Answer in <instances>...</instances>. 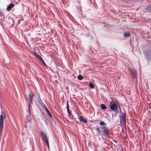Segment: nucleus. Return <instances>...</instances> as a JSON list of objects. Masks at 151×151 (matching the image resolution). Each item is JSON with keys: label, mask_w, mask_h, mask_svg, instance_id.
Masks as SVG:
<instances>
[{"label": "nucleus", "mask_w": 151, "mask_h": 151, "mask_svg": "<svg viewBox=\"0 0 151 151\" xmlns=\"http://www.w3.org/2000/svg\"><path fill=\"white\" fill-rule=\"evenodd\" d=\"M102 129L104 132V135L108 136L109 134V131L108 129V128L106 126H101L99 128L97 127L96 129L95 130L99 134H100L101 132L102 131L100 130V129Z\"/></svg>", "instance_id": "1"}, {"label": "nucleus", "mask_w": 151, "mask_h": 151, "mask_svg": "<svg viewBox=\"0 0 151 151\" xmlns=\"http://www.w3.org/2000/svg\"><path fill=\"white\" fill-rule=\"evenodd\" d=\"M40 135L42 141L45 142V143L47 145L48 147L49 148L48 138L46 134L43 132H41L40 133Z\"/></svg>", "instance_id": "2"}, {"label": "nucleus", "mask_w": 151, "mask_h": 151, "mask_svg": "<svg viewBox=\"0 0 151 151\" xmlns=\"http://www.w3.org/2000/svg\"><path fill=\"white\" fill-rule=\"evenodd\" d=\"M120 123L122 126H124L126 125V114H122L120 116Z\"/></svg>", "instance_id": "3"}, {"label": "nucleus", "mask_w": 151, "mask_h": 151, "mask_svg": "<svg viewBox=\"0 0 151 151\" xmlns=\"http://www.w3.org/2000/svg\"><path fill=\"white\" fill-rule=\"evenodd\" d=\"M28 114H27L26 117V120L24 122V123L25 124H27L28 125L30 126L31 124V120L32 119L31 116V112L30 111V114H29V111Z\"/></svg>", "instance_id": "4"}, {"label": "nucleus", "mask_w": 151, "mask_h": 151, "mask_svg": "<svg viewBox=\"0 0 151 151\" xmlns=\"http://www.w3.org/2000/svg\"><path fill=\"white\" fill-rule=\"evenodd\" d=\"M110 109L112 111H116L118 109V108L119 107L120 109V107L119 106V105H118V104L114 103L112 104H110Z\"/></svg>", "instance_id": "5"}, {"label": "nucleus", "mask_w": 151, "mask_h": 151, "mask_svg": "<svg viewBox=\"0 0 151 151\" xmlns=\"http://www.w3.org/2000/svg\"><path fill=\"white\" fill-rule=\"evenodd\" d=\"M5 114L3 111L2 112L0 116V125H3V119L5 118Z\"/></svg>", "instance_id": "6"}, {"label": "nucleus", "mask_w": 151, "mask_h": 151, "mask_svg": "<svg viewBox=\"0 0 151 151\" xmlns=\"http://www.w3.org/2000/svg\"><path fill=\"white\" fill-rule=\"evenodd\" d=\"M129 71L134 78H136L137 75V72L134 69H130Z\"/></svg>", "instance_id": "7"}, {"label": "nucleus", "mask_w": 151, "mask_h": 151, "mask_svg": "<svg viewBox=\"0 0 151 151\" xmlns=\"http://www.w3.org/2000/svg\"><path fill=\"white\" fill-rule=\"evenodd\" d=\"M78 119L80 120V121L82 122L83 123L87 122V121L82 116H80L78 117Z\"/></svg>", "instance_id": "8"}, {"label": "nucleus", "mask_w": 151, "mask_h": 151, "mask_svg": "<svg viewBox=\"0 0 151 151\" xmlns=\"http://www.w3.org/2000/svg\"><path fill=\"white\" fill-rule=\"evenodd\" d=\"M14 6V4L13 3H11L7 7V10L8 11H9L12 9L13 7Z\"/></svg>", "instance_id": "9"}, {"label": "nucleus", "mask_w": 151, "mask_h": 151, "mask_svg": "<svg viewBox=\"0 0 151 151\" xmlns=\"http://www.w3.org/2000/svg\"><path fill=\"white\" fill-rule=\"evenodd\" d=\"M32 54L34 55L36 57L38 58L39 60H40L41 58V57L38 54H37V52L35 51H33L32 52Z\"/></svg>", "instance_id": "10"}, {"label": "nucleus", "mask_w": 151, "mask_h": 151, "mask_svg": "<svg viewBox=\"0 0 151 151\" xmlns=\"http://www.w3.org/2000/svg\"><path fill=\"white\" fill-rule=\"evenodd\" d=\"M66 108L67 109V112L68 114L70 115H71V113L70 111L69 108V106L68 103V101H67V104H66Z\"/></svg>", "instance_id": "11"}, {"label": "nucleus", "mask_w": 151, "mask_h": 151, "mask_svg": "<svg viewBox=\"0 0 151 151\" xmlns=\"http://www.w3.org/2000/svg\"><path fill=\"white\" fill-rule=\"evenodd\" d=\"M33 102V99L29 100V105L28 110L29 111V114H30V106L31 105L32 103Z\"/></svg>", "instance_id": "12"}, {"label": "nucleus", "mask_w": 151, "mask_h": 151, "mask_svg": "<svg viewBox=\"0 0 151 151\" xmlns=\"http://www.w3.org/2000/svg\"><path fill=\"white\" fill-rule=\"evenodd\" d=\"M45 111L48 115H49V116H50L51 117H52V116H51V113H50V112L49 111L48 109H47V108L46 106H45Z\"/></svg>", "instance_id": "13"}, {"label": "nucleus", "mask_w": 151, "mask_h": 151, "mask_svg": "<svg viewBox=\"0 0 151 151\" xmlns=\"http://www.w3.org/2000/svg\"><path fill=\"white\" fill-rule=\"evenodd\" d=\"M3 127V125H0V136L2 135Z\"/></svg>", "instance_id": "14"}, {"label": "nucleus", "mask_w": 151, "mask_h": 151, "mask_svg": "<svg viewBox=\"0 0 151 151\" xmlns=\"http://www.w3.org/2000/svg\"><path fill=\"white\" fill-rule=\"evenodd\" d=\"M124 36L125 37H129L130 36V33L129 32L124 33Z\"/></svg>", "instance_id": "15"}, {"label": "nucleus", "mask_w": 151, "mask_h": 151, "mask_svg": "<svg viewBox=\"0 0 151 151\" xmlns=\"http://www.w3.org/2000/svg\"><path fill=\"white\" fill-rule=\"evenodd\" d=\"M83 77L81 75H79L78 76V78L79 80H82L83 79Z\"/></svg>", "instance_id": "16"}, {"label": "nucleus", "mask_w": 151, "mask_h": 151, "mask_svg": "<svg viewBox=\"0 0 151 151\" xmlns=\"http://www.w3.org/2000/svg\"><path fill=\"white\" fill-rule=\"evenodd\" d=\"M100 124L101 126H106V124L103 121H101L100 122Z\"/></svg>", "instance_id": "17"}, {"label": "nucleus", "mask_w": 151, "mask_h": 151, "mask_svg": "<svg viewBox=\"0 0 151 151\" xmlns=\"http://www.w3.org/2000/svg\"><path fill=\"white\" fill-rule=\"evenodd\" d=\"M101 108L102 109L104 110L106 109V107L104 104H101Z\"/></svg>", "instance_id": "18"}, {"label": "nucleus", "mask_w": 151, "mask_h": 151, "mask_svg": "<svg viewBox=\"0 0 151 151\" xmlns=\"http://www.w3.org/2000/svg\"><path fill=\"white\" fill-rule=\"evenodd\" d=\"M29 100L33 99V95L32 94H29Z\"/></svg>", "instance_id": "19"}, {"label": "nucleus", "mask_w": 151, "mask_h": 151, "mask_svg": "<svg viewBox=\"0 0 151 151\" xmlns=\"http://www.w3.org/2000/svg\"><path fill=\"white\" fill-rule=\"evenodd\" d=\"M89 86L92 88H94V85L91 83H89Z\"/></svg>", "instance_id": "20"}, {"label": "nucleus", "mask_w": 151, "mask_h": 151, "mask_svg": "<svg viewBox=\"0 0 151 151\" xmlns=\"http://www.w3.org/2000/svg\"><path fill=\"white\" fill-rule=\"evenodd\" d=\"M40 60L42 62V63H43V65H44L46 66V64L45 63L43 59L42 58H41V59Z\"/></svg>", "instance_id": "21"}, {"label": "nucleus", "mask_w": 151, "mask_h": 151, "mask_svg": "<svg viewBox=\"0 0 151 151\" xmlns=\"http://www.w3.org/2000/svg\"><path fill=\"white\" fill-rule=\"evenodd\" d=\"M3 15V14L0 11V16L1 17Z\"/></svg>", "instance_id": "22"}, {"label": "nucleus", "mask_w": 151, "mask_h": 151, "mask_svg": "<svg viewBox=\"0 0 151 151\" xmlns=\"http://www.w3.org/2000/svg\"><path fill=\"white\" fill-rule=\"evenodd\" d=\"M25 124L24 127L25 128H26L27 127V125L26 124Z\"/></svg>", "instance_id": "23"}]
</instances>
